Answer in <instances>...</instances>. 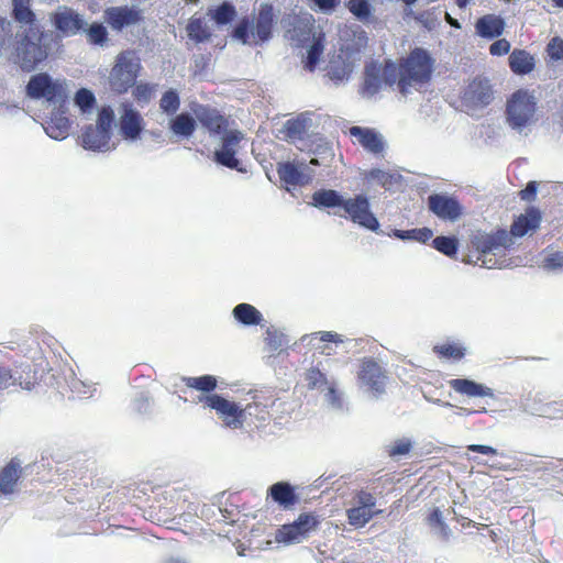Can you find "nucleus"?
Instances as JSON below:
<instances>
[{
  "label": "nucleus",
  "mask_w": 563,
  "mask_h": 563,
  "mask_svg": "<svg viewBox=\"0 0 563 563\" xmlns=\"http://www.w3.org/2000/svg\"><path fill=\"white\" fill-rule=\"evenodd\" d=\"M54 41L53 32L40 27H29L18 35L15 43V63L22 71L31 73L47 59Z\"/></svg>",
  "instance_id": "obj_1"
},
{
  "label": "nucleus",
  "mask_w": 563,
  "mask_h": 563,
  "mask_svg": "<svg viewBox=\"0 0 563 563\" xmlns=\"http://www.w3.org/2000/svg\"><path fill=\"white\" fill-rule=\"evenodd\" d=\"M434 63V58L426 48L415 47L399 65V92L407 96L412 86L429 82Z\"/></svg>",
  "instance_id": "obj_2"
},
{
  "label": "nucleus",
  "mask_w": 563,
  "mask_h": 563,
  "mask_svg": "<svg viewBox=\"0 0 563 563\" xmlns=\"http://www.w3.org/2000/svg\"><path fill=\"white\" fill-rule=\"evenodd\" d=\"M470 244L478 253L476 262H481L483 267L494 268L500 267L499 261L494 256L510 249L514 241L505 229H498L492 233L475 230L470 235Z\"/></svg>",
  "instance_id": "obj_3"
},
{
  "label": "nucleus",
  "mask_w": 563,
  "mask_h": 563,
  "mask_svg": "<svg viewBox=\"0 0 563 563\" xmlns=\"http://www.w3.org/2000/svg\"><path fill=\"white\" fill-rule=\"evenodd\" d=\"M536 110V96L526 89H519L507 100L506 122L512 130L522 133L533 123Z\"/></svg>",
  "instance_id": "obj_4"
},
{
  "label": "nucleus",
  "mask_w": 563,
  "mask_h": 563,
  "mask_svg": "<svg viewBox=\"0 0 563 563\" xmlns=\"http://www.w3.org/2000/svg\"><path fill=\"white\" fill-rule=\"evenodd\" d=\"M25 95L32 100L44 99L49 106L59 107H64L68 98L65 80L54 79L44 71L30 77Z\"/></svg>",
  "instance_id": "obj_5"
},
{
  "label": "nucleus",
  "mask_w": 563,
  "mask_h": 563,
  "mask_svg": "<svg viewBox=\"0 0 563 563\" xmlns=\"http://www.w3.org/2000/svg\"><path fill=\"white\" fill-rule=\"evenodd\" d=\"M113 122V109L110 106L101 107L98 111L96 125L88 124L84 129L80 137L82 147L93 152H106L111 150L110 140Z\"/></svg>",
  "instance_id": "obj_6"
},
{
  "label": "nucleus",
  "mask_w": 563,
  "mask_h": 563,
  "mask_svg": "<svg viewBox=\"0 0 563 563\" xmlns=\"http://www.w3.org/2000/svg\"><path fill=\"white\" fill-rule=\"evenodd\" d=\"M140 69L139 58L131 51L120 53L111 69L109 82L113 91L126 92L134 86Z\"/></svg>",
  "instance_id": "obj_7"
},
{
  "label": "nucleus",
  "mask_w": 563,
  "mask_h": 563,
  "mask_svg": "<svg viewBox=\"0 0 563 563\" xmlns=\"http://www.w3.org/2000/svg\"><path fill=\"white\" fill-rule=\"evenodd\" d=\"M245 139L239 130H229L221 135L220 146L213 152V162L220 166L245 174L247 169L238 158L240 143Z\"/></svg>",
  "instance_id": "obj_8"
},
{
  "label": "nucleus",
  "mask_w": 563,
  "mask_h": 563,
  "mask_svg": "<svg viewBox=\"0 0 563 563\" xmlns=\"http://www.w3.org/2000/svg\"><path fill=\"white\" fill-rule=\"evenodd\" d=\"M285 36L296 46H305L313 37L314 19L310 13H285L280 19Z\"/></svg>",
  "instance_id": "obj_9"
},
{
  "label": "nucleus",
  "mask_w": 563,
  "mask_h": 563,
  "mask_svg": "<svg viewBox=\"0 0 563 563\" xmlns=\"http://www.w3.org/2000/svg\"><path fill=\"white\" fill-rule=\"evenodd\" d=\"M197 401L205 402L207 407L214 410L224 427L238 429L243 426L244 409L223 396L219 394L200 395Z\"/></svg>",
  "instance_id": "obj_10"
},
{
  "label": "nucleus",
  "mask_w": 563,
  "mask_h": 563,
  "mask_svg": "<svg viewBox=\"0 0 563 563\" xmlns=\"http://www.w3.org/2000/svg\"><path fill=\"white\" fill-rule=\"evenodd\" d=\"M320 520L311 512L300 514L291 523L284 525L276 532V540L283 543H299L306 540L311 531L317 530Z\"/></svg>",
  "instance_id": "obj_11"
},
{
  "label": "nucleus",
  "mask_w": 563,
  "mask_h": 563,
  "mask_svg": "<svg viewBox=\"0 0 563 563\" xmlns=\"http://www.w3.org/2000/svg\"><path fill=\"white\" fill-rule=\"evenodd\" d=\"M343 210L349 216V219L365 228L379 234V222L375 214L371 211V205L368 198L363 195H356L353 198L345 199Z\"/></svg>",
  "instance_id": "obj_12"
},
{
  "label": "nucleus",
  "mask_w": 563,
  "mask_h": 563,
  "mask_svg": "<svg viewBox=\"0 0 563 563\" xmlns=\"http://www.w3.org/2000/svg\"><path fill=\"white\" fill-rule=\"evenodd\" d=\"M358 379L362 387L366 388L373 398L377 399L385 394L386 371L375 360L365 357L362 361Z\"/></svg>",
  "instance_id": "obj_13"
},
{
  "label": "nucleus",
  "mask_w": 563,
  "mask_h": 563,
  "mask_svg": "<svg viewBox=\"0 0 563 563\" xmlns=\"http://www.w3.org/2000/svg\"><path fill=\"white\" fill-rule=\"evenodd\" d=\"M427 205L429 211L443 221L456 222L463 214L460 201L448 194H431Z\"/></svg>",
  "instance_id": "obj_14"
},
{
  "label": "nucleus",
  "mask_w": 563,
  "mask_h": 563,
  "mask_svg": "<svg viewBox=\"0 0 563 563\" xmlns=\"http://www.w3.org/2000/svg\"><path fill=\"white\" fill-rule=\"evenodd\" d=\"M49 20L57 32L64 36H74L85 30L87 22L84 16L68 7H58Z\"/></svg>",
  "instance_id": "obj_15"
},
{
  "label": "nucleus",
  "mask_w": 563,
  "mask_h": 563,
  "mask_svg": "<svg viewBox=\"0 0 563 563\" xmlns=\"http://www.w3.org/2000/svg\"><path fill=\"white\" fill-rule=\"evenodd\" d=\"M191 111L198 121L211 135H222L229 131L228 119L221 112L208 104L196 103Z\"/></svg>",
  "instance_id": "obj_16"
},
{
  "label": "nucleus",
  "mask_w": 563,
  "mask_h": 563,
  "mask_svg": "<svg viewBox=\"0 0 563 563\" xmlns=\"http://www.w3.org/2000/svg\"><path fill=\"white\" fill-rule=\"evenodd\" d=\"M142 19V11L134 5L110 7L104 10L106 22L117 31L137 24Z\"/></svg>",
  "instance_id": "obj_17"
},
{
  "label": "nucleus",
  "mask_w": 563,
  "mask_h": 563,
  "mask_svg": "<svg viewBox=\"0 0 563 563\" xmlns=\"http://www.w3.org/2000/svg\"><path fill=\"white\" fill-rule=\"evenodd\" d=\"M143 118L131 104H123L119 119V132L123 140L135 142L141 137L143 131Z\"/></svg>",
  "instance_id": "obj_18"
},
{
  "label": "nucleus",
  "mask_w": 563,
  "mask_h": 563,
  "mask_svg": "<svg viewBox=\"0 0 563 563\" xmlns=\"http://www.w3.org/2000/svg\"><path fill=\"white\" fill-rule=\"evenodd\" d=\"M467 104L486 107L494 99L492 85L487 78L476 77L466 87L463 96Z\"/></svg>",
  "instance_id": "obj_19"
},
{
  "label": "nucleus",
  "mask_w": 563,
  "mask_h": 563,
  "mask_svg": "<svg viewBox=\"0 0 563 563\" xmlns=\"http://www.w3.org/2000/svg\"><path fill=\"white\" fill-rule=\"evenodd\" d=\"M23 475L21 461L13 457L0 470V498L13 495L18 489V483Z\"/></svg>",
  "instance_id": "obj_20"
},
{
  "label": "nucleus",
  "mask_w": 563,
  "mask_h": 563,
  "mask_svg": "<svg viewBox=\"0 0 563 563\" xmlns=\"http://www.w3.org/2000/svg\"><path fill=\"white\" fill-rule=\"evenodd\" d=\"M54 109L49 119L43 124L46 134L54 140H64L67 137L70 122L66 114V106H53Z\"/></svg>",
  "instance_id": "obj_21"
},
{
  "label": "nucleus",
  "mask_w": 563,
  "mask_h": 563,
  "mask_svg": "<svg viewBox=\"0 0 563 563\" xmlns=\"http://www.w3.org/2000/svg\"><path fill=\"white\" fill-rule=\"evenodd\" d=\"M541 221L539 209L530 207L525 214L519 216L511 224L509 235L512 238H522L527 233L536 231Z\"/></svg>",
  "instance_id": "obj_22"
},
{
  "label": "nucleus",
  "mask_w": 563,
  "mask_h": 563,
  "mask_svg": "<svg viewBox=\"0 0 563 563\" xmlns=\"http://www.w3.org/2000/svg\"><path fill=\"white\" fill-rule=\"evenodd\" d=\"M449 386L461 395L467 397H489L495 399L494 390L481 383H477L470 378H454L449 380Z\"/></svg>",
  "instance_id": "obj_23"
},
{
  "label": "nucleus",
  "mask_w": 563,
  "mask_h": 563,
  "mask_svg": "<svg viewBox=\"0 0 563 563\" xmlns=\"http://www.w3.org/2000/svg\"><path fill=\"white\" fill-rule=\"evenodd\" d=\"M274 19L273 5L271 3H262L254 23V34L260 42H267L272 37Z\"/></svg>",
  "instance_id": "obj_24"
},
{
  "label": "nucleus",
  "mask_w": 563,
  "mask_h": 563,
  "mask_svg": "<svg viewBox=\"0 0 563 563\" xmlns=\"http://www.w3.org/2000/svg\"><path fill=\"white\" fill-rule=\"evenodd\" d=\"M168 129L178 139L189 140L197 129V121L194 113L184 111L169 119Z\"/></svg>",
  "instance_id": "obj_25"
},
{
  "label": "nucleus",
  "mask_w": 563,
  "mask_h": 563,
  "mask_svg": "<svg viewBox=\"0 0 563 563\" xmlns=\"http://www.w3.org/2000/svg\"><path fill=\"white\" fill-rule=\"evenodd\" d=\"M268 496L284 509H291L299 500L295 487L288 482H277L268 488Z\"/></svg>",
  "instance_id": "obj_26"
},
{
  "label": "nucleus",
  "mask_w": 563,
  "mask_h": 563,
  "mask_svg": "<svg viewBox=\"0 0 563 563\" xmlns=\"http://www.w3.org/2000/svg\"><path fill=\"white\" fill-rule=\"evenodd\" d=\"M350 134L357 137L360 144L373 154H379L384 150L382 135L372 129L354 125L350 128Z\"/></svg>",
  "instance_id": "obj_27"
},
{
  "label": "nucleus",
  "mask_w": 563,
  "mask_h": 563,
  "mask_svg": "<svg viewBox=\"0 0 563 563\" xmlns=\"http://www.w3.org/2000/svg\"><path fill=\"white\" fill-rule=\"evenodd\" d=\"M311 125V118L309 113L303 112L294 119H289L284 123L283 132L287 140L296 143L302 141L307 135L308 129Z\"/></svg>",
  "instance_id": "obj_28"
},
{
  "label": "nucleus",
  "mask_w": 563,
  "mask_h": 563,
  "mask_svg": "<svg viewBox=\"0 0 563 563\" xmlns=\"http://www.w3.org/2000/svg\"><path fill=\"white\" fill-rule=\"evenodd\" d=\"M382 87L380 66L376 63L366 65L364 69V80L360 89L362 97L371 99L379 92Z\"/></svg>",
  "instance_id": "obj_29"
},
{
  "label": "nucleus",
  "mask_w": 563,
  "mask_h": 563,
  "mask_svg": "<svg viewBox=\"0 0 563 563\" xmlns=\"http://www.w3.org/2000/svg\"><path fill=\"white\" fill-rule=\"evenodd\" d=\"M312 201L310 205L320 210L330 208H342L345 202V198L334 189H318L312 194Z\"/></svg>",
  "instance_id": "obj_30"
},
{
  "label": "nucleus",
  "mask_w": 563,
  "mask_h": 563,
  "mask_svg": "<svg viewBox=\"0 0 563 563\" xmlns=\"http://www.w3.org/2000/svg\"><path fill=\"white\" fill-rule=\"evenodd\" d=\"M475 29L481 37L496 38L503 34L505 21L500 16L487 14L476 21Z\"/></svg>",
  "instance_id": "obj_31"
},
{
  "label": "nucleus",
  "mask_w": 563,
  "mask_h": 563,
  "mask_svg": "<svg viewBox=\"0 0 563 563\" xmlns=\"http://www.w3.org/2000/svg\"><path fill=\"white\" fill-rule=\"evenodd\" d=\"M277 174L282 183L290 186L305 185L310 179V176L305 175L300 166L294 162L278 163Z\"/></svg>",
  "instance_id": "obj_32"
},
{
  "label": "nucleus",
  "mask_w": 563,
  "mask_h": 563,
  "mask_svg": "<svg viewBox=\"0 0 563 563\" xmlns=\"http://www.w3.org/2000/svg\"><path fill=\"white\" fill-rule=\"evenodd\" d=\"M233 318L244 327L263 325V314L254 306L242 302L236 305L232 310Z\"/></svg>",
  "instance_id": "obj_33"
},
{
  "label": "nucleus",
  "mask_w": 563,
  "mask_h": 563,
  "mask_svg": "<svg viewBox=\"0 0 563 563\" xmlns=\"http://www.w3.org/2000/svg\"><path fill=\"white\" fill-rule=\"evenodd\" d=\"M509 67L516 75H527L534 68L533 56L525 49H514L508 58Z\"/></svg>",
  "instance_id": "obj_34"
},
{
  "label": "nucleus",
  "mask_w": 563,
  "mask_h": 563,
  "mask_svg": "<svg viewBox=\"0 0 563 563\" xmlns=\"http://www.w3.org/2000/svg\"><path fill=\"white\" fill-rule=\"evenodd\" d=\"M12 19L20 23L29 25V27H36V15L31 9L30 0H12Z\"/></svg>",
  "instance_id": "obj_35"
},
{
  "label": "nucleus",
  "mask_w": 563,
  "mask_h": 563,
  "mask_svg": "<svg viewBox=\"0 0 563 563\" xmlns=\"http://www.w3.org/2000/svg\"><path fill=\"white\" fill-rule=\"evenodd\" d=\"M187 36L196 44L205 43L210 40L212 33L202 18L192 16L186 26Z\"/></svg>",
  "instance_id": "obj_36"
},
{
  "label": "nucleus",
  "mask_w": 563,
  "mask_h": 563,
  "mask_svg": "<svg viewBox=\"0 0 563 563\" xmlns=\"http://www.w3.org/2000/svg\"><path fill=\"white\" fill-rule=\"evenodd\" d=\"M207 14L218 26H224L235 19L236 10L231 2L224 1L214 8L208 9Z\"/></svg>",
  "instance_id": "obj_37"
},
{
  "label": "nucleus",
  "mask_w": 563,
  "mask_h": 563,
  "mask_svg": "<svg viewBox=\"0 0 563 563\" xmlns=\"http://www.w3.org/2000/svg\"><path fill=\"white\" fill-rule=\"evenodd\" d=\"M33 385L30 380H22V376L18 372L13 373L10 368L0 366V393L11 386H20L24 390H31Z\"/></svg>",
  "instance_id": "obj_38"
},
{
  "label": "nucleus",
  "mask_w": 563,
  "mask_h": 563,
  "mask_svg": "<svg viewBox=\"0 0 563 563\" xmlns=\"http://www.w3.org/2000/svg\"><path fill=\"white\" fill-rule=\"evenodd\" d=\"M390 236L399 239L401 241H417L420 243H426L433 236V232L429 228H419V229H409V230H399L394 229L391 231Z\"/></svg>",
  "instance_id": "obj_39"
},
{
  "label": "nucleus",
  "mask_w": 563,
  "mask_h": 563,
  "mask_svg": "<svg viewBox=\"0 0 563 563\" xmlns=\"http://www.w3.org/2000/svg\"><path fill=\"white\" fill-rule=\"evenodd\" d=\"M428 523L443 541L448 542L450 540L452 530L444 521L443 515L439 508H434L428 516Z\"/></svg>",
  "instance_id": "obj_40"
},
{
  "label": "nucleus",
  "mask_w": 563,
  "mask_h": 563,
  "mask_svg": "<svg viewBox=\"0 0 563 563\" xmlns=\"http://www.w3.org/2000/svg\"><path fill=\"white\" fill-rule=\"evenodd\" d=\"M183 380L185 382L187 387L197 389L202 393H207L208 395H211L210 393L217 388L218 384L216 377L212 375L184 377Z\"/></svg>",
  "instance_id": "obj_41"
},
{
  "label": "nucleus",
  "mask_w": 563,
  "mask_h": 563,
  "mask_svg": "<svg viewBox=\"0 0 563 563\" xmlns=\"http://www.w3.org/2000/svg\"><path fill=\"white\" fill-rule=\"evenodd\" d=\"M81 32L86 33L87 41L92 45L103 46L109 40L107 27L100 22L87 24Z\"/></svg>",
  "instance_id": "obj_42"
},
{
  "label": "nucleus",
  "mask_w": 563,
  "mask_h": 563,
  "mask_svg": "<svg viewBox=\"0 0 563 563\" xmlns=\"http://www.w3.org/2000/svg\"><path fill=\"white\" fill-rule=\"evenodd\" d=\"M179 107H180V98H179L178 91L173 88L166 90L159 100L161 110L166 115L173 117V115L177 114Z\"/></svg>",
  "instance_id": "obj_43"
},
{
  "label": "nucleus",
  "mask_w": 563,
  "mask_h": 563,
  "mask_svg": "<svg viewBox=\"0 0 563 563\" xmlns=\"http://www.w3.org/2000/svg\"><path fill=\"white\" fill-rule=\"evenodd\" d=\"M346 516L351 526L362 528L375 517V514L373 509L355 506L346 510Z\"/></svg>",
  "instance_id": "obj_44"
},
{
  "label": "nucleus",
  "mask_w": 563,
  "mask_h": 563,
  "mask_svg": "<svg viewBox=\"0 0 563 563\" xmlns=\"http://www.w3.org/2000/svg\"><path fill=\"white\" fill-rule=\"evenodd\" d=\"M432 246L443 255L452 258L457 254L459 241L453 235H440L433 239Z\"/></svg>",
  "instance_id": "obj_45"
},
{
  "label": "nucleus",
  "mask_w": 563,
  "mask_h": 563,
  "mask_svg": "<svg viewBox=\"0 0 563 563\" xmlns=\"http://www.w3.org/2000/svg\"><path fill=\"white\" fill-rule=\"evenodd\" d=\"M346 7L361 22L368 21L373 14V7L368 0H349Z\"/></svg>",
  "instance_id": "obj_46"
},
{
  "label": "nucleus",
  "mask_w": 563,
  "mask_h": 563,
  "mask_svg": "<svg viewBox=\"0 0 563 563\" xmlns=\"http://www.w3.org/2000/svg\"><path fill=\"white\" fill-rule=\"evenodd\" d=\"M254 34V21L247 16L242 18L232 31V37L243 44H247L250 36Z\"/></svg>",
  "instance_id": "obj_47"
},
{
  "label": "nucleus",
  "mask_w": 563,
  "mask_h": 563,
  "mask_svg": "<svg viewBox=\"0 0 563 563\" xmlns=\"http://www.w3.org/2000/svg\"><path fill=\"white\" fill-rule=\"evenodd\" d=\"M74 102L82 113H87L92 110L96 97L89 89L80 88L75 95Z\"/></svg>",
  "instance_id": "obj_48"
},
{
  "label": "nucleus",
  "mask_w": 563,
  "mask_h": 563,
  "mask_svg": "<svg viewBox=\"0 0 563 563\" xmlns=\"http://www.w3.org/2000/svg\"><path fill=\"white\" fill-rule=\"evenodd\" d=\"M306 382L310 389H323L329 385L325 374L316 367L307 371Z\"/></svg>",
  "instance_id": "obj_49"
},
{
  "label": "nucleus",
  "mask_w": 563,
  "mask_h": 563,
  "mask_svg": "<svg viewBox=\"0 0 563 563\" xmlns=\"http://www.w3.org/2000/svg\"><path fill=\"white\" fill-rule=\"evenodd\" d=\"M265 342L272 352L280 350L288 343L287 336L274 328L266 330Z\"/></svg>",
  "instance_id": "obj_50"
},
{
  "label": "nucleus",
  "mask_w": 563,
  "mask_h": 563,
  "mask_svg": "<svg viewBox=\"0 0 563 563\" xmlns=\"http://www.w3.org/2000/svg\"><path fill=\"white\" fill-rule=\"evenodd\" d=\"M323 51V45L320 42L313 41V43L307 49V56L305 59V68L313 71L317 64L320 60V56Z\"/></svg>",
  "instance_id": "obj_51"
},
{
  "label": "nucleus",
  "mask_w": 563,
  "mask_h": 563,
  "mask_svg": "<svg viewBox=\"0 0 563 563\" xmlns=\"http://www.w3.org/2000/svg\"><path fill=\"white\" fill-rule=\"evenodd\" d=\"M380 78L383 84L387 86H393L395 84L398 85V80L400 78L399 67L395 65L391 60L386 62L383 68H380Z\"/></svg>",
  "instance_id": "obj_52"
},
{
  "label": "nucleus",
  "mask_w": 563,
  "mask_h": 563,
  "mask_svg": "<svg viewBox=\"0 0 563 563\" xmlns=\"http://www.w3.org/2000/svg\"><path fill=\"white\" fill-rule=\"evenodd\" d=\"M365 179L376 181L383 187H388L393 184L394 175L378 168H373L366 174Z\"/></svg>",
  "instance_id": "obj_53"
},
{
  "label": "nucleus",
  "mask_w": 563,
  "mask_h": 563,
  "mask_svg": "<svg viewBox=\"0 0 563 563\" xmlns=\"http://www.w3.org/2000/svg\"><path fill=\"white\" fill-rule=\"evenodd\" d=\"M539 415L548 419H563V402L552 401L545 404L540 409Z\"/></svg>",
  "instance_id": "obj_54"
},
{
  "label": "nucleus",
  "mask_w": 563,
  "mask_h": 563,
  "mask_svg": "<svg viewBox=\"0 0 563 563\" xmlns=\"http://www.w3.org/2000/svg\"><path fill=\"white\" fill-rule=\"evenodd\" d=\"M153 401L146 391H140L133 399V409L139 413H148Z\"/></svg>",
  "instance_id": "obj_55"
},
{
  "label": "nucleus",
  "mask_w": 563,
  "mask_h": 563,
  "mask_svg": "<svg viewBox=\"0 0 563 563\" xmlns=\"http://www.w3.org/2000/svg\"><path fill=\"white\" fill-rule=\"evenodd\" d=\"M324 400L333 410H343L342 395L335 389L333 385L327 386Z\"/></svg>",
  "instance_id": "obj_56"
},
{
  "label": "nucleus",
  "mask_w": 563,
  "mask_h": 563,
  "mask_svg": "<svg viewBox=\"0 0 563 563\" xmlns=\"http://www.w3.org/2000/svg\"><path fill=\"white\" fill-rule=\"evenodd\" d=\"M437 353H439L443 357H452V358H462L464 356V349L456 344H443L440 346H435Z\"/></svg>",
  "instance_id": "obj_57"
},
{
  "label": "nucleus",
  "mask_w": 563,
  "mask_h": 563,
  "mask_svg": "<svg viewBox=\"0 0 563 563\" xmlns=\"http://www.w3.org/2000/svg\"><path fill=\"white\" fill-rule=\"evenodd\" d=\"M310 8L325 14L332 13L340 3V0H309Z\"/></svg>",
  "instance_id": "obj_58"
},
{
  "label": "nucleus",
  "mask_w": 563,
  "mask_h": 563,
  "mask_svg": "<svg viewBox=\"0 0 563 563\" xmlns=\"http://www.w3.org/2000/svg\"><path fill=\"white\" fill-rule=\"evenodd\" d=\"M547 52L551 59H563V40L559 36L553 37L547 46Z\"/></svg>",
  "instance_id": "obj_59"
},
{
  "label": "nucleus",
  "mask_w": 563,
  "mask_h": 563,
  "mask_svg": "<svg viewBox=\"0 0 563 563\" xmlns=\"http://www.w3.org/2000/svg\"><path fill=\"white\" fill-rule=\"evenodd\" d=\"M563 266V252L549 254L542 262V267L548 271L561 268Z\"/></svg>",
  "instance_id": "obj_60"
},
{
  "label": "nucleus",
  "mask_w": 563,
  "mask_h": 563,
  "mask_svg": "<svg viewBox=\"0 0 563 563\" xmlns=\"http://www.w3.org/2000/svg\"><path fill=\"white\" fill-rule=\"evenodd\" d=\"M357 506L372 509L376 505V498L366 490H358L354 497Z\"/></svg>",
  "instance_id": "obj_61"
},
{
  "label": "nucleus",
  "mask_w": 563,
  "mask_h": 563,
  "mask_svg": "<svg viewBox=\"0 0 563 563\" xmlns=\"http://www.w3.org/2000/svg\"><path fill=\"white\" fill-rule=\"evenodd\" d=\"M69 388L71 393L76 394L77 396H86L91 393V385L76 377H71L69 380Z\"/></svg>",
  "instance_id": "obj_62"
},
{
  "label": "nucleus",
  "mask_w": 563,
  "mask_h": 563,
  "mask_svg": "<svg viewBox=\"0 0 563 563\" xmlns=\"http://www.w3.org/2000/svg\"><path fill=\"white\" fill-rule=\"evenodd\" d=\"M328 76L335 85H340L349 78V71L343 66H331Z\"/></svg>",
  "instance_id": "obj_63"
},
{
  "label": "nucleus",
  "mask_w": 563,
  "mask_h": 563,
  "mask_svg": "<svg viewBox=\"0 0 563 563\" xmlns=\"http://www.w3.org/2000/svg\"><path fill=\"white\" fill-rule=\"evenodd\" d=\"M510 51V43L506 38H499L489 46V53L493 56H503Z\"/></svg>",
  "instance_id": "obj_64"
}]
</instances>
